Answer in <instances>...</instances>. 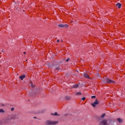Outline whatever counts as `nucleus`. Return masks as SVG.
Returning <instances> with one entry per match:
<instances>
[{"instance_id": "obj_1", "label": "nucleus", "mask_w": 125, "mask_h": 125, "mask_svg": "<svg viewBox=\"0 0 125 125\" xmlns=\"http://www.w3.org/2000/svg\"><path fill=\"white\" fill-rule=\"evenodd\" d=\"M99 125H112V120L111 119H98Z\"/></svg>"}, {"instance_id": "obj_2", "label": "nucleus", "mask_w": 125, "mask_h": 125, "mask_svg": "<svg viewBox=\"0 0 125 125\" xmlns=\"http://www.w3.org/2000/svg\"><path fill=\"white\" fill-rule=\"evenodd\" d=\"M11 120H12V117L9 116L3 119L2 122L4 125H8L11 123Z\"/></svg>"}, {"instance_id": "obj_3", "label": "nucleus", "mask_w": 125, "mask_h": 125, "mask_svg": "<svg viewBox=\"0 0 125 125\" xmlns=\"http://www.w3.org/2000/svg\"><path fill=\"white\" fill-rule=\"evenodd\" d=\"M58 124V121H52L51 120H48L45 122L46 125H55Z\"/></svg>"}, {"instance_id": "obj_4", "label": "nucleus", "mask_w": 125, "mask_h": 125, "mask_svg": "<svg viewBox=\"0 0 125 125\" xmlns=\"http://www.w3.org/2000/svg\"><path fill=\"white\" fill-rule=\"evenodd\" d=\"M98 104H99V102H98V100L96 99V101L93 102V103L91 104V105H92V107H96V105H98Z\"/></svg>"}, {"instance_id": "obj_5", "label": "nucleus", "mask_w": 125, "mask_h": 125, "mask_svg": "<svg viewBox=\"0 0 125 125\" xmlns=\"http://www.w3.org/2000/svg\"><path fill=\"white\" fill-rule=\"evenodd\" d=\"M104 82L105 83H114V81L112 80H110L108 78H105L104 80Z\"/></svg>"}, {"instance_id": "obj_6", "label": "nucleus", "mask_w": 125, "mask_h": 125, "mask_svg": "<svg viewBox=\"0 0 125 125\" xmlns=\"http://www.w3.org/2000/svg\"><path fill=\"white\" fill-rule=\"evenodd\" d=\"M105 113H103L100 117H99L98 119H101V120H104V118L105 117Z\"/></svg>"}, {"instance_id": "obj_7", "label": "nucleus", "mask_w": 125, "mask_h": 125, "mask_svg": "<svg viewBox=\"0 0 125 125\" xmlns=\"http://www.w3.org/2000/svg\"><path fill=\"white\" fill-rule=\"evenodd\" d=\"M116 7H118V8H120L122 7V4L118 3L116 4Z\"/></svg>"}, {"instance_id": "obj_8", "label": "nucleus", "mask_w": 125, "mask_h": 125, "mask_svg": "<svg viewBox=\"0 0 125 125\" xmlns=\"http://www.w3.org/2000/svg\"><path fill=\"white\" fill-rule=\"evenodd\" d=\"M24 78H26V76L25 75L20 76V78L21 79V81H23V79H24Z\"/></svg>"}, {"instance_id": "obj_9", "label": "nucleus", "mask_w": 125, "mask_h": 125, "mask_svg": "<svg viewBox=\"0 0 125 125\" xmlns=\"http://www.w3.org/2000/svg\"><path fill=\"white\" fill-rule=\"evenodd\" d=\"M84 78H86L87 79H89V75L86 73H84L83 75Z\"/></svg>"}, {"instance_id": "obj_10", "label": "nucleus", "mask_w": 125, "mask_h": 125, "mask_svg": "<svg viewBox=\"0 0 125 125\" xmlns=\"http://www.w3.org/2000/svg\"><path fill=\"white\" fill-rule=\"evenodd\" d=\"M117 121L119 123H120V124H122V123H123V119H121V118H118Z\"/></svg>"}, {"instance_id": "obj_11", "label": "nucleus", "mask_w": 125, "mask_h": 125, "mask_svg": "<svg viewBox=\"0 0 125 125\" xmlns=\"http://www.w3.org/2000/svg\"><path fill=\"white\" fill-rule=\"evenodd\" d=\"M73 88H78L79 87V85L78 84H75L73 86Z\"/></svg>"}, {"instance_id": "obj_12", "label": "nucleus", "mask_w": 125, "mask_h": 125, "mask_svg": "<svg viewBox=\"0 0 125 125\" xmlns=\"http://www.w3.org/2000/svg\"><path fill=\"white\" fill-rule=\"evenodd\" d=\"M51 115H53V116H59V115H58V114L57 113V112H55V113H51Z\"/></svg>"}, {"instance_id": "obj_13", "label": "nucleus", "mask_w": 125, "mask_h": 125, "mask_svg": "<svg viewBox=\"0 0 125 125\" xmlns=\"http://www.w3.org/2000/svg\"><path fill=\"white\" fill-rule=\"evenodd\" d=\"M75 95L78 96L79 95H82V93L80 92H77L75 94Z\"/></svg>"}, {"instance_id": "obj_14", "label": "nucleus", "mask_w": 125, "mask_h": 125, "mask_svg": "<svg viewBox=\"0 0 125 125\" xmlns=\"http://www.w3.org/2000/svg\"><path fill=\"white\" fill-rule=\"evenodd\" d=\"M66 100H70L71 99V97L70 96H66L65 97Z\"/></svg>"}, {"instance_id": "obj_15", "label": "nucleus", "mask_w": 125, "mask_h": 125, "mask_svg": "<svg viewBox=\"0 0 125 125\" xmlns=\"http://www.w3.org/2000/svg\"><path fill=\"white\" fill-rule=\"evenodd\" d=\"M58 27H60V28H64V24H59Z\"/></svg>"}, {"instance_id": "obj_16", "label": "nucleus", "mask_w": 125, "mask_h": 125, "mask_svg": "<svg viewBox=\"0 0 125 125\" xmlns=\"http://www.w3.org/2000/svg\"><path fill=\"white\" fill-rule=\"evenodd\" d=\"M0 113H4V110L3 109H0Z\"/></svg>"}, {"instance_id": "obj_17", "label": "nucleus", "mask_w": 125, "mask_h": 125, "mask_svg": "<svg viewBox=\"0 0 125 125\" xmlns=\"http://www.w3.org/2000/svg\"><path fill=\"white\" fill-rule=\"evenodd\" d=\"M64 27H65V28H68L69 27V25H68V24H65L64 25Z\"/></svg>"}, {"instance_id": "obj_18", "label": "nucleus", "mask_w": 125, "mask_h": 125, "mask_svg": "<svg viewBox=\"0 0 125 125\" xmlns=\"http://www.w3.org/2000/svg\"><path fill=\"white\" fill-rule=\"evenodd\" d=\"M82 100H83V101H84V100H85V97H84L82 98Z\"/></svg>"}, {"instance_id": "obj_19", "label": "nucleus", "mask_w": 125, "mask_h": 125, "mask_svg": "<svg viewBox=\"0 0 125 125\" xmlns=\"http://www.w3.org/2000/svg\"><path fill=\"white\" fill-rule=\"evenodd\" d=\"M11 111H14V108L12 107L11 109Z\"/></svg>"}, {"instance_id": "obj_20", "label": "nucleus", "mask_w": 125, "mask_h": 125, "mask_svg": "<svg viewBox=\"0 0 125 125\" xmlns=\"http://www.w3.org/2000/svg\"><path fill=\"white\" fill-rule=\"evenodd\" d=\"M96 97L95 96H92L91 98H95Z\"/></svg>"}, {"instance_id": "obj_21", "label": "nucleus", "mask_w": 125, "mask_h": 125, "mask_svg": "<svg viewBox=\"0 0 125 125\" xmlns=\"http://www.w3.org/2000/svg\"><path fill=\"white\" fill-rule=\"evenodd\" d=\"M32 87H35V85H34L33 84H31Z\"/></svg>"}, {"instance_id": "obj_22", "label": "nucleus", "mask_w": 125, "mask_h": 125, "mask_svg": "<svg viewBox=\"0 0 125 125\" xmlns=\"http://www.w3.org/2000/svg\"><path fill=\"white\" fill-rule=\"evenodd\" d=\"M69 59L68 58V59H67V60H66V62H68V61H69Z\"/></svg>"}, {"instance_id": "obj_23", "label": "nucleus", "mask_w": 125, "mask_h": 125, "mask_svg": "<svg viewBox=\"0 0 125 125\" xmlns=\"http://www.w3.org/2000/svg\"><path fill=\"white\" fill-rule=\"evenodd\" d=\"M56 69L57 70H59V67H57L56 68Z\"/></svg>"}, {"instance_id": "obj_24", "label": "nucleus", "mask_w": 125, "mask_h": 125, "mask_svg": "<svg viewBox=\"0 0 125 125\" xmlns=\"http://www.w3.org/2000/svg\"><path fill=\"white\" fill-rule=\"evenodd\" d=\"M57 42H59V40H57Z\"/></svg>"}, {"instance_id": "obj_25", "label": "nucleus", "mask_w": 125, "mask_h": 125, "mask_svg": "<svg viewBox=\"0 0 125 125\" xmlns=\"http://www.w3.org/2000/svg\"><path fill=\"white\" fill-rule=\"evenodd\" d=\"M33 118H34V119H37V117H33Z\"/></svg>"}, {"instance_id": "obj_26", "label": "nucleus", "mask_w": 125, "mask_h": 125, "mask_svg": "<svg viewBox=\"0 0 125 125\" xmlns=\"http://www.w3.org/2000/svg\"><path fill=\"white\" fill-rule=\"evenodd\" d=\"M25 53H26L25 52H23V54H25Z\"/></svg>"}, {"instance_id": "obj_27", "label": "nucleus", "mask_w": 125, "mask_h": 125, "mask_svg": "<svg viewBox=\"0 0 125 125\" xmlns=\"http://www.w3.org/2000/svg\"><path fill=\"white\" fill-rule=\"evenodd\" d=\"M2 52H3V51H1Z\"/></svg>"}]
</instances>
